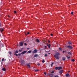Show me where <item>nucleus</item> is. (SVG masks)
<instances>
[{
  "mask_svg": "<svg viewBox=\"0 0 77 77\" xmlns=\"http://www.w3.org/2000/svg\"><path fill=\"white\" fill-rule=\"evenodd\" d=\"M60 53L59 52H57L54 55V57L57 59H59L60 57L59 56L60 55Z\"/></svg>",
  "mask_w": 77,
  "mask_h": 77,
  "instance_id": "obj_1",
  "label": "nucleus"
},
{
  "mask_svg": "<svg viewBox=\"0 0 77 77\" xmlns=\"http://www.w3.org/2000/svg\"><path fill=\"white\" fill-rule=\"evenodd\" d=\"M67 48H68V49H72V48H73V47H72V46H71V45H68L67 46Z\"/></svg>",
  "mask_w": 77,
  "mask_h": 77,
  "instance_id": "obj_2",
  "label": "nucleus"
},
{
  "mask_svg": "<svg viewBox=\"0 0 77 77\" xmlns=\"http://www.w3.org/2000/svg\"><path fill=\"white\" fill-rule=\"evenodd\" d=\"M24 64V60H21V65H23Z\"/></svg>",
  "mask_w": 77,
  "mask_h": 77,
  "instance_id": "obj_3",
  "label": "nucleus"
},
{
  "mask_svg": "<svg viewBox=\"0 0 77 77\" xmlns=\"http://www.w3.org/2000/svg\"><path fill=\"white\" fill-rule=\"evenodd\" d=\"M23 44H24V42H20V46L21 47H22L23 45Z\"/></svg>",
  "mask_w": 77,
  "mask_h": 77,
  "instance_id": "obj_4",
  "label": "nucleus"
},
{
  "mask_svg": "<svg viewBox=\"0 0 77 77\" xmlns=\"http://www.w3.org/2000/svg\"><path fill=\"white\" fill-rule=\"evenodd\" d=\"M18 52L19 51H16L14 54L15 55V56H18V54H17V53H18Z\"/></svg>",
  "mask_w": 77,
  "mask_h": 77,
  "instance_id": "obj_5",
  "label": "nucleus"
},
{
  "mask_svg": "<svg viewBox=\"0 0 77 77\" xmlns=\"http://www.w3.org/2000/svg\"><path fill=\"white\" fill-rule=\"evenodd\" d=\"M38 52V50H37L36 49H35L32 52L33 53L35 54L36 53H37Z\"/></svg>",
  "mask_w": 77,
  "mask_h": 77,
  "instance_id": "obj_6",
  "label": "nucleus"
},
{
  "mask_svg": "<svg viewBox=\"0 0 77 77\" xmlns=\"http://www.w3.org/2000/svg\"><path fill=\"white\" fill-rule=\"evenodd\" d=\"M68 44L69 45H71L72 44V43L71 41H69L68 42Z\"/></svg>",
  "mask_w": 77,
  "mask_h": 77,
  "instance_id": "obj_7",
  "label": "nucleus"
},
{
  "mask_svg": "<svg viewBox=\"0 0 77 77\" xmlns=\"http://www.w3.org/2000/svg\"><path fill=\"white\" fill-rule=\"evenodd\" d=\"M26 52H27V51H24L23 52H22L21 53V54H25V53H26Z\"/></svg>",
  "mask_w": 77,
  "mask_h": 77,
  "instance_id": "obj_8",
  "label": "nucleus"
},
{
  "mask_svg": "<svg viewBox=\"0 0 77 77\" xmlns=\"http://www.w3.org/2000/svg\"><path fill=\"white\" fill-rule=\"evenodd\" d=\"M66 77H68L69 76V73H67L66 75Z\"/></svg>",
  "mask_w": 77,
  "mask_h": 77,
  "instance_id": "obj_9",
  "label": "nucleus"
},
{
  "mask_svg": "<svg viewBox=\"0 0 77 77\" xmlns=\"http://www.w3.org/2000/svg\"><path fill=\"white\" fill-rule=\"evenodd\" d=\"M26 66H28L29 68H30V65H29V64H27Z\"/></svg>",
  "mask_w": 77,
  "mask_h": 77,
  "instance_id": "obj_10",
  "label": "nucleus"
},
{
  "mask_svg": "<svg viewBox=\"0 0 77 77\" xmlns=\"http://www.w3.org/2000/svg\"><path fill=\"white\" fill-rule=\"evenodd\" d=\"M36 41V42H38V43L40 42L39 40V39H38V38L37 39Z\"/></svg>",
  "mask_w": 77,
  "mask_h": 77,
  "instance_id": "obj_11",
  "label": "nucleus"
},
{
  "mask_svg": "<svg viewBox=\"0 0 77 77\" xmlns=\"http://www.w3.org/2000/svg\"><path fill=\"white\" fill-rule=\"evenodd\" d=\"M62 59L63 60H65V59H66L65 57H63Z\"/></svg>",
  "mask_w": 77,
  "mask_h": 77,
  "instance_id": "obj_12",
  "label": "nucleus"
},
{
  "mask_svg": "<svg viewBox=\"0 0 77 77\" xmlns=\"http://www.w3.org/2000/svg\"><path fill=\"white\" fill-rule=\"evenodd\" d=\"M0 30L1 31V32H3V30H4V29H0Z\"/></svg>",
  "mask_w": 77,
  "mask_h": 77,
  "instance_id": "obj_13",
  "label": "nucleus"
},
{
  "mask_svg": "<svg viewBox=\"0 0 77 77\" xmlns=\"http://www.w3.org/2000/svg\"><path fill=\"white\" fill-rule=\"evenodd\" d=\"M2 70L4 71H6V69L5 68H3L2 69Z\"/></svg>",
  "mask_w": 77,
  "mask_h": 77,
  "instance_id": "obj_14",
  "label": "nucleus"
},
{
  "mask_svg": "<svg viewBox=\"0 0 77 77\" xmlns=\"http://www.w3.org/2000/svg\"><path fill=\"white\" fill-rule=\"evenodd\" d=\"M38 54H35V55H34V57H37V56H38Z\"/></svg>",
  "mask_w": 77,
  "mask_h": 77,
  "instance_id": "obj_15",
  "label": "nucleus"
},
{
  "mask_svg": "<svg viewBox=\"0 0 77 77\" xmlns=\"http://www.w3.org/2000/svg\"><path fill=\"white\" fill-rule=\"evenodd\" d=\"M62 68L61 67H58V70H60V69H62Z\"/></svg>",
  "mask_w": 77,
  "mask_h": 77,
  "instance_id": "obj_16",
  "label": "nucleus"
},
{
  "mask_svg": "<svg viewBox=\"0 0 77 77\" xmlns=\"http://www.w3.org/2000/svg\"><path fill=\"white\" fill-rule=\"evenodd\" d=\"M32 53V51H29L27 52V53Z\"/></svg>",
  "mask_w": 77,
  "mask_h": 77,
  "instance_id": "obj_17",
  "label": "nucleus"
},
{
  "mask_svg": "<svg viewBox=\"0 0 77 77\" xmlns=\"http://www.w3.org/2000/svg\"><path fill=\"white\" fill-rule=\"evenodd\" d=\"M62 72H63V70H61L60 71L59 73L62 74Z\"/></svg>",
  "mask_w": 77,
  "mask_h": 77,
  "instance_id": "obj_18",
  "label": "nucleus"
},
{
  "mask_svg": "<svg viewBox=\"0 0 77 77\" xmlns=\"http://www.w3.org/2000/svg\"><path fill=\"white\" fill-rule=\"evenodd\" d=\"M66 57H67V58L68 59H70V58H71V57H68V56H67Z\"/></svg>",
  "mask_w": 77,
  "mask_h": 77,
  "instance_id": "obj_19",
  "label": "nucleus"
},
{
  "mask_svg": "<svg viewBox=\"0 0 77 77\" xmlns=\"http://www.w3.org/2000/svg\"><path fill=\"white\" fill-rule=\"evenodd\" d=\"M51 46V45L50 44H49V45L48 46V48H50V47Z\"/></svg>",
  "mask_w": 77,
  "mask_h": 77,
  "instance_id": "obj_20",
  "label": "nucleus"
},
{
  "mask_svg": "<svg viewBox=\"0 0 77 77\" xmlns=\"http://www.w3.org/2000/svg\"><path fill=\"white\" fill-rule=\"evenodd\" d=\"M45 57H47V56H48V55L47 54H45Z\"/></svg>",
  "mask_w": 77,
  "mask_h": 77,
  "instance_id": "obj_21",
  "label": "nucleus"
},
{
  "mask_svg": "<svg viewBox=\"0 0 77 77\" xmlns=\"http://www.w3.org/2000/svg\"><path fill=\"white\" fill-rule=\"evenodd\" d=\"M68 54H69L70 55H72V54H71V53H70V52H68Z\"/></svg>",
  "mask_w": 77,
  "mask_h": 77,
  "instance_id": "obj_22",
  "label": "nucleus"
},
{
  "mask_svg": "<svg viewBox=\"0 0 77 77\" xmlns=\"http://www.w3.org/2000/svg\"><path fill=\"white\" fill-rule=\"evenodd\" d=\"M72 62H75V60L74 59H72Z\"/></svg>",
  "mask_w": 77,
  "mask_h": 77,
  "instance_id": "obj_23",
  "label": "nucleus"
},
{
  "mask_svg": "<svg viewBox=\"0 0 77 77\" xmlns=\"http://www.w3.org/2000/svg\"><path fill=\"white\" fill-rule=\"evenodd\" d=\"M42 63H44L45 62V60H43L42 61Z\"/></svg>",
  "mask_w": 77,
  "mask_h": 77,
  "instance_id": "obj_24",
  "label": "nucleus"
},
{
  "mask_svg": "<svg viewBox=\"0 0 77 77\" xmlns=\"http://www.w3.org/2000/svg\"><path fill=\"white\" fill-rule=\"evenodd\" d=\"M38 71H39V70H38V69H37V70H35V72H37Z\"/></svg>",
  "mask_w": 77,
  "mask_h": 77,
  "instance_id": "obj_25",
  "label": "nucleus"
},
{
  "mask_svg": "<svg viewBox=\"0 0 77 77\" xmlns=\"http://www.w3.org/2000/svg\"><path fill=\"white\" fill-rule=\"evenodd\" d=\"M21 53L20 54H17V55H18V56H20V55H21Z\"/></svg>",
  "mask_w": 77,
  "mask_h": 77,
  "instance_id": "obj_26",
  "label": "nucleus"
},
{
  "mask_svg": "<svg viewBox=\"0 0 77 77\" xmlns=\"http://www.w3.org/2000/svg\"><path fill=\"white\" fill-rule=\"evenodd\" d=\"M55 69L57 70L58 69V68L57 67H55Z\"/></svg>",
  "mask_w": 77,
  "mask_h": 77,
  "instance_id": "obj_27",
  "label": "nucleus"
},
{
  "mask_svg": "<svg viewBox=\"0 0 77 77\" xmlns=\"http://www.w3.org/2000/svg\"><path fill=\"white\" fill-rule=\"evenodd\" d=\"M9 53L10 54V55H11V54H12V53L11 52H9Z\"/></svg>",
  "mask_w": 77,
  "mask_h": 77,
  "instance_id": "obj_28",
  "label": "nucleus"
},
{
  "mask_svg": "<svg viewBox=\"0 0 77 77\" xmlns=\"http://www.w3.org/2000/svg\"><path fill=\"white\" fill-rule=\"evenodd\" d=\"M19 51L20 52H21V51H22V50H19Z\"/></svg>",
  "mask_w": 77,
  "mask_h": 77,
  "instance_id": "obj_29",
  "label": "nucleus"
},
{
  "mask_svg": "<svg viewBox=\"0 0 77 77\" xmlns=\"http://www.w3.org/2000/svg\"><path fill=\"white\" fill-rule=\"evenodd\" d=\"M71 14L72 15H74V14H73V12H72L71 13Z\"/></svg>",
  "mask_w": 77,
  "mask_h": 77,
  "instance_id": "obj_30",
  "label": "nucleus"
},
{
  "mask_svg": "<svg viewBox=\"0 0 77 77\" xmlns=\"http://www.w3.org/2000/svg\"><path fill=\"white\" fill-rule=\"evenodd\" d=\"M44 74H45V75H47V73L45 72H44Z\"/></svg>",
  "mask_w": 77,
  "mask_h": 77,
  "instance_id": "obj_31",
  "label": "nucleus"
},
{
  "mask_svg": "<svg viewBox=\"0 0 77 77\" xmlns=\"http://www.w3.org/2000/svg\"><path fill=\"white\" fill-rule=\"evenodd\" d=\"M51 36H53V34H51Z\"/></svg>",
  "mask_w": 77,
  "mask_h": 77,
  "instance_id": "obj_32",
  "label": "nucleus"
},
{
  "mask_svg": "<svg viewBox=\"0 0 77 77\" xmlns=\"http://www.w3.org/2000/svg\"><path fill=\"white\" fill-rule=\"evenodd\" d=\"M4 59H5V58H3L2 60V61H3V60H4Z\"/></svg>",
  "mask_w": 77,
  "mask_h": 77,
  "instance_id": "obj_33",
  "label": "nucleus"
},
{
  "mask_svg": "<svg viewBox=\"0 0 77 77\" xmlns=\"http://www.w3.org/2000/svg\"><path fill=\"white\" fill-rule=\"evenodd\" d=\"M51 72L52 73H54V71H52Z\"/></svg>",
  "mask_w": 77,
  "mask_h": 77,
  "instance_id": "obj_34",
  "label": "nucleus"
},
{
  "mask_svg": "<svg viewBox=\"0 0 77 77\" xmlns=\"http://www.w3.org/2000/svg\"><path fill=\"white\" fill-rule=\"evenodd\" d=\"M59 50H62V48H59Z\"/></svg>",
  "mask_w": 77,
  "mask_h": 77,
  "instance_id": "obj_35",
  "label": "nucleus"
},
{
  "mask_svg": "<svg viewBox=\"0 0 77 77\" xmlns=\"http://www.w3.org/2000/svg\"><path fill=\"white\" fill-rule=\"evenodd\" d=\"M14 14H16L17 13V11H14Z\"/></svg>",
  "mask_w": 77,
  "mask_h": 77,
  "instance_id": "obj_36",
  "label": "nucleus"
},
{
  "mask_svg": "<svg viewBox=\"0 0 77 77\" xmlns=\"http://www.w3.org/2000/svg\"><path fill=\"white\" fill-rule=\"evenodd\" d=\"M26 42H29V40L27 39L26 40Z\"/></svg>",
  "mask_w": 77,
  "mask_h": 77,
  "instance_id": "obj_37",
  "label": "nucleus"
},
{
  "mask_svg": "<svg viewBox=\"0 0 77 77\" xmlns=\"http://www.w3.org/2000/svg\"><path fill=\"white\" fill-rule=\"evenodd\" d=\"M27 34H28V35H29V34H30V32H28L27 33Z\"/></svg>",
  "mask_w": 77,
  "mask_h": 77,
  "instance_id": "obj_38",
  "label": "nucleus"
},
{
  "mask_svg": "<svg viewBox=\"0 0 77 77\" xmlns=\"http://www.w3.org/2000/svg\"><path fill=\"white\" fill-rule=\"evenodd\" d=\"M47 46H45V48H47Z\"/></svg>",
  "mask_w": 77,
  "mask_h": 77,
  "instance_id": "obj_39",
  "label": "nucleus"
},
{
  "mask_svg": "<svg viewBox=\"0 0 77 77\" xmlns=\"http://www.w3.org/2000/svg\"><path fill=\"white\" fill-rule=\"evenodd\" d=\"M24 45H27V44H26V43H24Z\"/></svg>",
  "mask_w": 77,
  "mask_h": 77,
  "instance_id": "obj_40",
  "label": "nucleus"
},
{
  "mask_svg": "<svg viewBox=\"0 0 77 77\" xmlns=\"http://www.w3.org/2000/svg\"><path fill=\"white\" fill-rule=\"evenodd\" d=\"M47 46H48L49 45V44H48V43H47Z\"/></svg>",
  "mask_w": 77,
  "mask_h": 77,
  "instance_id": "obj_41",
  "label": "nucleus"
},
{
  "mask_svg": "<svg viewBox=\"0 0 77 77\" xmlns=\"http://www.w3.org/2000/svg\"><path fill=\"white\" fill-rule=\"evenodd\" d=\"M37 65L39 66V65H40V64H39V63H38Z\"/></svg>",
  "mask_w": 77,
  "mask_h": 77,
  "instance_id": "obj_42",
  "label": "nucleus"
},
{
  "mask_svg": "<svg viewBox=\"0 0 77 77\" xmlns=\"http://www.w3.org/2000/svg\"><path fill=\"white\" fill-rule=\"evenodd\" d=\"M54 64V63H51V65H53Z\"/></svg>",
  "mask_w": 77,
  "mask_h": 77,
  "instance_id": "obj_43",
  "label": "nucleus"
},
{
  "mask_svg": "<svg viewBox=\"0 0 77 77\" xmlns=\"http://www.w3.org/2000/svg\"><path fill=\"white\" fill-rule=\"evenodd\" d=\"M8 17H10V16L9 15H8Z\"/></svg>",
  "mask_w": 77,
  "mask_h": 77,
  "instance_id": "obj_44",
  "label": "nucleus"
},
{
  "mask_svg": "<svg viewBox=\"0 0 77 77\" xmlns=\"http://www.w3.org/2000/svg\"><path fill=\"white\" fill-rule=\"evenodd\" d=\"M64 52H65V51H63V53H64Z\"/></svg>",
  "mask_w": 77,
  "mask_h": 77,
  "instance_id": "obj_45",
  "label": "nucleus"
},
{
  "mask_svg": "<svg viewBox=\"0 0 77 77\" xmlns=\"http://www.w3.org/2000/svg\"><path fill=\"white\" fill-rule=\"evenodd\" d=\"M48 42L49 43H50V42L49 40L48 41Z\"/></svg>",
  "mask_w": 77,
  "mask_h": 77,
  "instance_id": "obj_46",
  "label": "nucleus"
},
{
  "mask_svg": "<svg viewBox=\"0 0 77 77\" xmlns=\"http://www.w3.org/2000/svg\"><path fill=\"white\" fill-rule=\"evenodd\" d=\"M29 48H27V50H29Z\"/></svg>",
  "mask_w": 77,
  "mask_h": 77,
  "instance_id": "obj_47",
  "label": "nucleus"
},
{
  "mask_svg": "<svg viewBox=\"0 0 77 77\" xmlns=\"http://www.w3.org/2000/svg\"><path fill=\"white\" fill-rule=\"evenodd\" d=\"M48 54H50V53H48Z\"/></svg>",
  "mask_w": 77,
  "mask_h": 77,
  "instance_id": "obj_48",
  "label": "nucleus"
},
{
  "mask_svg": "<svg viewBox=\"0 0 77 77\" xmlns=\"http://www.w3.org/2000/svg\"><path fill=\"white\" fill-rule=\"evenodd\" d=\"M51 67H53V65H51Z\"/></svg>",
  "mask_w": 77,
  "mask_h": 77,
  "instance_id": "obj_49",
  "label": "nucleus"
},
{
  "mask_svg": "<svg viewBox=\"0 0 77 77\" xmlns=\"http://www.w3.org/2000/svg\"><path fill=\"white\" fill-rule=\"evenodd\" d=\"M64 52H65V53H66V51H64Z\"/></svg>",
  "mask_w": 77,
  "mask_h": 77,
  "instance_id": "obj_50",
  "label": "nucleus"
},
{
  "mask_svg": "<svg viewBox=\"0 0 77 77\" xmlns=\"http://www.w3.org/2000/svg\"><path fill=\"white\" fill-rule=\"evenodd\" d=\"M26 36H27V34H26Z\"/></svg>",
  "mask_w": 77,
  "mask_h": 77,
  "instance_id": "obj_51",
  "label": "nucleus"
},
{
  "mask_svg": "<svg viewBox=\"0 0 77 77\" xmlns=\"http://www.w3.org/2000/svg\"><path fill=\"white\" fill-rule=\"evenodd\" d=\"M50 77H53V76H51Z\"/></svg>",
  "mask_w": 77,
  "mask_h": 77,
  "instance_id": "obj_52",
  "label": "nucleus"
},
{
  "mask_svg": "<svg viewBox=\"0 0 77 77\" xmlns=\"http://www.w3.org/2000/svg\"><path fill=\"white\" fill-rule=\"evenodd\" d=\"M25 34H26V33H25Z\"/></svg>",
  "mask_w": 77,
  "mask_h": 77,
  "instance_id": "obj_53",
  "label": "nucleus"
},
{
  "mask_svg": "<svg viewBox=\"0 0 77 77\" xmlns=\"http://www.w3.org/2000/svg\"><path fill=\"white\" fill-rule=\"evenodd\" d=\"M0 73H1V72H0Z\"/></svg>",
  "mask_w": 77,
  "mask_h": 77,
  "instance_id": "obj_54",
  "label": "nucleus"
}]
</instances>
